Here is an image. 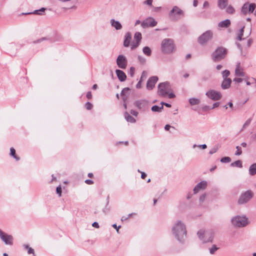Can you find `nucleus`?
Listing matches in <instances>:
<instances>
[{"mask_svg":"<svg viewBox=\"0 0 256 256\" xmlns=\"http://www.w3.org/2000/svg\"><path fill=\"white\" fill-rule=\"evenodd\" d=\"M0 237L2 240L7 244H12V237L10 235H8L3 232L0 230Z\"/></svg>","mask_w":256,"mask_h":256,"instance_id":"f8f14e48","label":"nucleus"},{"mask_svg":"<svg viewBox=\"0 0 256 256\" xmlns=\"http://www.w3.org/2000/svg\"><path fill=\"white\" fill-rule=\"evenodd\" d=\"M62 188L60 186H58L56 188V192L58 194L59 196H60L62 195Z\"/></svg>","mask_w":256,"mask_h":256,"instance_id":"79ce46f5","label":"nucleus"},{"mask_svg":"<svg viewBox=\"0 0 256 256\" xmlns=\"http://www.w3.org/2000/svg\"><path fill=\"white\" fill-rule=\"evenodd\" d=\"M232 224L236 226H244L248 224V220L246 217L236 216L232 220Z\"/></svg>","mask_w":256,"mask_h":256,"instance_id":"6e6552de","label":"nucleus"},{"mask_svg":"<svg viewBox=\"0 0 256 256\" xmlns=\"http://www.w3.org/2000/svg\"><path fill=\"white\" fill-rule=\"evenodd\" d=\"M158 78L156 76H152L148 79L146 87L149 90H152L154 86L156 83L157 82Z\"/></svg>","mask_w":256,"mask_h":256,"instance_id":"2eb2a0df","label":"nucleus"},{"mask_svg":"<svg viewBox=\"0 0 256 256\" xmlns=\"http://www.w3.org/2000/svg\"><path fill=\"white\" fill-rule=\"evenodd\" d=\"M170 86L168 82H163L158 85V94L161 96H164L168 95L169 98H174L175 96L173 93L170 92Z\"/></svg>","mask_w":256,"mask_h":256,"instance_id":"f257e3e1","label":"nucleus"},{"mask_svg":"<svg viewBox=\"0 0 256 256\" xmlns=\"http://www.w3.org/2000/svg\"><path fill=\"white\" fill-rule=\"evenodd\" d=\"M226 12L228 14H232L234 12V9L232 6H228L226 10Z\"/></svg>","mask_w":256,"mask_h":256,"instance_id":"72a5a7b5","label":"nucleus"},{"mask_svg":"<svg viewBox=\"0 0 256 256\" xmlns=\"http://www.w3.org/2000/svg\"><path fill=\"white\" fill-rule=\"evenodd\" d=\"M244 27H243L242 28H241L240 31V33L238 34L237 38L239 40H240L242 39V36H243V33H244Z\"/></svg>","mask_w":256,"mask_h":256,"instance_id":"c9c22d12","label":"nucleus"},{"mask_svg":"<svg viewBox=\"0 0 256 256\" xmlns=\"http://www.w3.org/2000/svg\"><path fill=\"white\" fill-rule=\"evenodd\" d=\"M134 38L136 42H132L131 44L132 50H134V49L136 48L138 46L140 42L142 39L141 34L139 32H136L134 34Z\"/></svg>","mask_w":256,"mask_h":256,"instance_id":"ddd939ff","label":"nucleus"},{"mask_svg":"<svg viewBox=\"0 0 256 256\" xmlns=\"http://www.w3.org/2000/svg\"><path fill=\"white\" fill-rule=\"evenodd\" d=\"M98 88V86L97 84H94L93 86H92V89L94 90H96Z\"/></svg>","mask_w":256,"mask_h":256,"instance_id":"338daca9","label":"nucleus"},{"mask_svg":"<svg viewBox=\"0 0 256 256\" xmlns=\"http://www.w3.org/2000/svg\"><path fill=\"white\" fill-rule=\"evenodd\" d=\"M236 148L237 150H236V152L235 153V154L237 155V156L240 155L242 154V150L240 146H237L236 147Z\"/></svg>","mask_w":256,"mask_h":256,"instance_id":"ea45409f","label":"nucleus"},{"mask_svg":"<svg viewBox=\"0 0 256 256\" xmlns=\"http://www.w3.org/2000/svg\"><path fill=\"white\" fill-rule=\"evenodd\" d=\"M228 0H218V6L221 9L225 8L227 6Z\"/></svg>","mask_w":256,"mask_h":256,"instance_id":"393cba45","label":"nucleus"},{"mask_svg":"<svg viewBox=\"0 0 256 256\" xmlns=\"http://www.w3.org/2000/svg\"><path fill=\"white\" fill-rule=\"evenodd\" d=\"M250 174L252 176L256 174V163L252 164L250 166L249 169Z\"/></svg>","mask_w":256,"mask_h":256,"instance_id":"cd10ccee","label":"nucleus"},{"mask_svg":"<svg viewBox=\"0 0 256 256\" xmlns=\"http://www.w3.org/2000/svg\"><path fill=\"white\" fill-rule=\"evenodd\" d=\"M242 80L241 78H234V81L236 82L240 83L242 82Z\"/></svg>","mask_w":256,"mask_h":256,"instance_id":"de8ad7c7","label":"nucleus"},{"mask_svg":"<svg viewBox=\"0 0 256 256\" xmlns=\"http://www.w3.org/2000/svg\"><path fill=\"white\" fill-rule=\"evenodd\" d=\"M256 8L254 4L246 3L244 4L242 8V12L244 14L252 13Z\"/></svg>","mask_w":256,"mask_h":256,"instance_id":"9d476101","label":"nucleus"},{"mask_svg":"<svg viewBox=\"0 0 256 256\" xmlns=\"http://www.w3.org/2000/svg\"><path fill=\"white\" fill-rule=\"evenodd\" d=\"M241 146H242L243 147H246V142H242V143Z\"/></svg>","mask_w":256,"mask_h":256,"instance_id":"774afa93","label":"nucleus"},{"mask_svg":"<svg viewBox=\"0 0 256 256\" xmlns=\"http://www.w3.org/2000/svg\"><path fill=\"white\" fill-rule=\"evenodd\" d=\"M235 74L238 76H244V72L243 68L240 66V63H238L236 65V68L235 70Z\"/></svg>","mask_w":256,"mask_h":256,"instance_id":"a211bd4d","label":"nucleus"},{"mask_svg":"<svg viewBox=\"0 0 256 256\" xmlns=\"http://www.w3.org/2000/svg\"><path fill=\"white\" fill-rule=\"evenodd\" d=\"M218 250V248L216 247L215 245H214L212 248L210 249V252L212 254H213L215 251Z\"/></svg>","mask_w":256,"mask_h":256,"instance_id":"a19ab883","label":"nucleus"},{"mask_svg":"<svg viewBox=\"0 0 256 256\" xmlns=\"http://www.w3.org/2000/svg\"><path fill=\"white\" fill-rule=\"evenodd\" d=\"M162 106H163V104H164L166 106L168 107V108H170L171 106L170 104H167V103L162 102Z\"/></svg>","mask_w":256,"mask_h":256,"instance_id":"052dcab7","label":"nucleus"},{"mask_svg":"<svg viewBox=\"0 0 256 256\" xmlns=\"http://www.w3.org/2000/svg\"><path fill=\"white\" fill-rule=\"evenodd\" d=\"M222 68V66L218 64L216 66V69L217 70H220Z\"/></svg>","mask_w":256,"mask_h":256,"instance_id":"680f3d73","label":"nucleus"},{"mask_svg":"<svg viewBox=\"0 0 256 256\" xmlns=\"http://www.w3.org/2000/svg\"><path fill=\"white\" fill-rule=\"evenodd\" d=\"M189 101L192 105L198 104L200 102L199 100L194 98H190Z\"/></svg>","mask_w":256,"mask_h":256,"instance_id":"2f4dec72","label":"nucleus"},{"mask_svg":"<svg viewBox=\"0 0 256 256\" xmlns=\"http://www.w3.org/2000/svg\"><path fill=\"white\" fill-rule=\"evenodd\" d=\"M170 125H168V124H167V125H166V126H165L164 128H165V130H170Z\"/></svg>","mask_w":256,"mask_h":256,"instance_id":"6e6d98bb","label":"nucleus"},{"mask_svg":"<svg viewBox=\"0 0 256 256\" xmlns=\"http://www.w3.org/2000/svg\"><path fill=\"white\" fill-rule=\"evenodd\" d=\"M112 26L114 27L116 30H120L122 28V25L119 22L114 20H111Z\"/></svg>","mask_w":256,"mask_h":256,"instance_id":"b1692460","label":"nucleus"},{"mask_svg":"<svg viewBox=\"0 0 256 256\" xmlns=\"http://www.w3.org/2000/svg\"><path fill=\"white\" fill-rule=\"evenodd\" d=\"M219 105H220V103L219 102H215L213 104V106H212V108H217V107H218L219 106Z\"/></svg>","mask_w":256,"mask_h":256,"instance_id":"8fccbe9b","label":"nucleus"},{"mask_svg":"<svg viewBox=\"0 0 256 256\" xmlns=\"http://www.w3.org/2000/svg\"><path fill=\"white\" fill-rule=\"evenodd\" d=\"M157 22L152 18H149L146 19L142 23V26L144 28L149 26H156Z\"/></svg>","mask_w":256,"mask_h":256,"instance_id":"4468645a","label":"nucleus"},{"mask_svg":"<svg viewBox=\"0 0 256 256\" xmlns=\"http://www.w3.org/2000/svg\"><path fill=\"white\" fill-rule=\"evenodd\" d=\"M86 98L88 99V100H90L92 98V93L90 92H87L86 94Z\"/></svg>","mask_w":256,"mask_h":256,"instance_id":"37998d69","label":"nucleus"},{"mask_svg":"<svg viewBox=\"0 0 256 256\" xmlns=\"http://www.w3.org/2000/svg\"><path fill=\"white\" fill-rule=\"evenodd\" d=\"M231 161V159L230 157L226 156L221 158L220 162H230Z\"/></svg>","mask_w":256,"mask_h":256,"instance_id":"e433bc0d","label":"nucleus"},{"mask_svg":"<svg viewBox=\"0 0 256 256\" xmlns=\"http://www.w3.org/2000/svg\"><path fill=\"white\" fill-rule=\"evenodd\" d=\"M174 44L173 40L166 38L162 41V50L165 54L172 53L174 50Z\"/></svg>","mask_w":256,"mask_h":256,"instance_id":"7ed1b4c3","label":"nucleus"},{"mask_svg":"<svg viewBox=\"0 0 256 256\" xmlns=\"http://www.w3.org/2000/svg\"><path fill=\"white\" fill-rule=\"evenodd\" d=\"M208 6V2H205L204 4V7L206 8Z\"/></svg>","mask_w":256,"mask_h":256,"instance_id":"13d9d810","label":"nucleus"},{"mask_svg":"<svg viewBox=\"0 0 256 256\" xmlns=\"http://www.w3.org/2000/svg\"><path fill=\"white\" fill-rule=\"evenodd\" d=\"M207 182L205 181H202L198 183L194 189V192L195 194L198 193L200 190H204L206 188Z\"/></svg>","mask_w":256,"mask_h":256,"instance_id":"dca6fc26","label":"nucleus"},{"mask_svg":"<svg viewBox=\"0 0 256 256\" xmlns=\"http://www.w3.org/2000/svg\"><path fill=\"white\" fill-rule=\"evenodd\" d=\"M24 247L26 250H28V254H34V250L33 248H32L30 247L28 245L24 244Z\"/></svg>","mask_w":256,"mask_h":256,"instance_id":"7c9ffc66","label":"nucleus"},{"mask_svg":"<svg viewBox=\"0 0 256 256\" xmlns=\"http://www.w3.org/2000/svg\"><path fill=\"white\" fill-rule=\"evenodd\" d=\"M146 78V73L145 72H143L142 73V76H141V78H140V80L141 81H142L144 78Z\"/></svg>","mask_w":256,"mask_h":256,"instance_id":"c03bdc74","label":"nucleus"},{"mask_svg":"<svg viewBox=\"0 0 256 256\" xmlns=\"http://www.w3.org/2000/svg\"><path fill=\"white\" fill-rule=\"evenodd\" d=\"M170 14L174 16H182L184 12L179 8L177 6H174L172 10H171Z\"/></svg>","mask_w":256,"mask_h":256,"instance_id":"f3484780","label":"nucleus"},{"mask_svg":"<svg viewBox=\"0 0 256 256\" xmlns=\"http://www.w3.org/2000/svg\"><path fill=\"white\" fill-rule=\"evenodd\" d=\"M230 24V22L229 20H226L218 24V26L222 28H228Z\"/></svg>","mask_w":256,"mask_h":256,"instance_id":"5701e85b","label":"nucleus"},{"mask_svg":"<svg viewBox=\"0 0 256 256\" xmlns=\"http://www.w3.org/2000/svg\"><path fill=\"white\" fill-rule=\"evenodd\" d=\"M112 226H113L114 228H116V230L117 232H118V230H119V228H120V226H119L117 227V226H116V224H114L112 225Z\"/></svg>","mask_w":256,"mask_h":256,"instance_id":"3c124183","label":"nucleus"},{"mask_svg":"<svg viewBox=\"0 0 256 256\" xmlns=\"http://www.w3.org/2000/svg\"><path fill=\"white\" fill-rule=\"evenodd\" d=\"M231 165L232 166H238L240 168L242 167V163L241 161L239 160H236V161L232 163Z\"/></svg>","mask_w":256,"mask_h":256,"instance_id":"f704fd0d","label":"nucleus"},{"mask_svg":"<svg viewBox=\"0 0 256 256\" xmlns=\"http://www.w3.org/2000/svg\"><path fill=\"white\" fill-rule=\"evenodd\" d=\"M146 176V174L144 172H142L141 178L142 179H144Z\"/></svg>","mask_w":256,"mask_h":256,"instance_id":"864d4df0","label":"nucleus"},{"mask_svg":"<svg viewBox=\"0 0 256 256\" xmlns=\"http://www.w3.org/2000/svg\"><path fill=\"white\" fill-rule=\"evenodd\" d=\"M205 198H206V196H205V195H202V196L200 198V200L203 201V200H204Z\"/></svg>","mask_w":256,"mask_h":256,"instance_id":"e2e57ef3","label":"nucleus"},{"mask_svg":"<svg viewBox=\"0 0 256 256\" xmlns=\"http://www.w3.org/2000/svg\"><path fill=\"white\" fill-rule=\"evenodd\" d=\"M93 107V106L92 104L90 102H87L86 104H85V108H86V110H90L92 109Z\"/></svg>","mask_w":256,"mask_h":256,"instance_id":"4c0bfd02","label":"nucleus"},{"mask_svg":"<svg viewBox=\"0 0 256 256\" xmlns=\"http://www.w3.org/2000/svg\"><path fill=\"white\" fill-rule=\"evenodd\" d=\"M198 0H194V4H193L194 6H196L197 5H198Z\"/></svg>","mask_w":256,"mask_h":256,"instance_id":"bf43d9fd","label":"nucleus"},{"mask_svg":"<svg viewBox=\"0 0 256 256\" xmlns=\"http://www.w3.org/2000/svg\"><path fill=\"white\" fill-rule=\"evenodd\" d=\"M214 232L212 230H201L198 232L199 238L204 242H212L214 238Z\"/></svg>","mask_w":256,"mask_h":256,"instance_id":"20e7f679","label":"nucleus"},{"mask_svg":"<svg viewBox=\"0 0 256 256\" xmlns=\"http://www.w3.org/2000/svg\"><path fill=\"white\" fill-rule=\"evenodd\" d=\"M46 9L44 8H42L39 10H36L33 12H27V13H22V14H34L38 15H42L43 14L42 12H44Z\"/></svg>","mask_w":256,"mask_h":256,"instance_id":"4be33fe9","label":"nucleus"},{"mask_svg":"<svg viewBox=\"0 0 256 256\" xmlns=\"http://www.w3.org/2000/svg\"><path fill=\"white\" fill-rule=\"evenodd\" d=\"M92 226L94 227V228H99V225L98 224V222H94L92 224Z\"/></svg>","mask_w":256,"mask_h":256,"instance_id":"09e8293b","label":"nucleus"},{"mask_svg":"<svg viewBox=\"0 0 256 256\" xmlns=\"http://www.w3.org/2000/svg\"><path fill=\"white\" fill-rule=\"evenodd\" d=\"M254 196V192L250 190H248L240 196L238 200V203L239 204H244L248 202Z\"/></svg>","mask_w":256,"mask_h":256,"instance_id":"0eeeda50","label":"nucleus"},{"mask_svg":"<svg viewBox=\"0 0 256 256\" xmlns=\"http://www.w3.org/2000/svg\"><path fill=\"white\" fill-rule=\"evenodd\" d=\"M152 1L153 0H146L144 2V3L145 4L151 6L152 4Z\"/></svg>","mask_w":256,"mask_h":256,"instance_id":"a18cd8bd","label":"nucleus"},{"mask_svg":"<svg viewBox=\"0 0 256 256\" xmlns=\"http://www.w3.org/2000/svg\"><path fill=\"white\" fill-rule=\"evenodd\" d=\"M130 90L129 88H124L122 92V94H124L126 92H128Z\"/></svg>","mask_w":256,"mask_h":256,"instance_id":"603ef678","label":"nucleus"},{"mask_svg":"<svg viewBox=\"0 0 256 256\" xmlns=\"http://www.w3.org/2000/svg\"><path fill=\"white\" fill-rule=\"evenodd\" d=\"M212 32L210 30H208L198 37V41L200 44H204L212 39Z\"/></svg>","mask_w":256,"mask_h":256,"instance_id":"423d86ee","label":"nucleus"},{"mask_svg":"<svg viewBox=\"0 0 256 256\" xmlns=\"http://www.w3.org/2000/svg\"><path fill=\"white\" fill-rule=\"evenodd\" d=\"M206 96L214 100H218L222 98V94L220 92L210 90L206 92Z\"/></svg>","mask_w":256,"mask_h":256,"instance_id":"1a4fd4ad","label":"nucleus"},{"mask_svg":"<svg viewBox=\"0 0 256 256\" xmlns=\"http://www.w3.org/2000/svg\"><path fill=\"white\" fill-rule=\"evenodd\" d=\"M256 82V80L255 78H252L250 80L251 84H253V83L255 82Z\"/></svg>","mask_w":256,"mask_h":256,"instance_id":"0e129e2a","label":"nucleus"},{"mask_svg":"<svg viewBox=\"0 0 256 256\" xmlns=\"http://www.w3.org/2000/svg\"><path fill=\"white\" fill-rule=\"evenodd\" d=\"M228 106H229L230 108H232V107H233V104H232V102H228Z\"/></svg>","mask_w":256,"mask_h":256,"instance_id":"69168bd1","label":"nucleus"},{"mask_svg":"<svg viewBox=\"0 0 256 256\" xmlns=\"http://www.w3.org/2000/svg\"><path fill=\"white\" fill-rule=\"evenodd\" d=\"M227 54L226 50L223 47H218L212 55L214 62H216L224 58Z\"/></svg>","mask_w":256,"mask_h":256,"instance_id":"39448f33","label":"nucleus"},{"mask_svg":"<svg viewBox=\"0 0 256 256\" xmlns=\"http://www.w3.org/2000/svg\"><path fill=\"white\" fill-rule=\"evenodd\" d=\"M163 108V106L162 105L160 107L158 106H154L152 108V110L153 112H160Z\"/></svg>","mask_w":256,"mask_h":256,"instance_id":"473e14b6","label":"nucleus"},{"mask_svg":"<svg viewBox=\"0 0 256 256\" xmlns=\"http://www.w3.org/2000/svg\"><path fill=\"white\" fill-rule=\"evenodd\" d=\"M124 116L128 122L134 123L136 122L135 119L128 112L125 113Z\"/></svg>","mask_w":256,"mask_h":256,"instance_id":"bb28decb","label":"nucleus"},{"mask_svg":"<svg viewBox=\"0 0 256 256\" xmlns=\"http://www.w3.org/2000/svg\"><path fill=\"white\" fill-rule=\"evenodd\" d=\"M199 147L202 148H203V149H205L206 148L207 146H206V144H204L199 146Z\"/></svg>","mask_w":256,"mask_h":256,"instance_id":"5fc2aeb1","label":"nucleus"},{"mask_svg":"<svg viewBox=\"0 0 256 256\" xmlns=\"http://www.w3.org/2000/svg\"><path fill=\"white\" fill-rule=\"evenodd\" d=\"M85 182L88 184H94V182L90 180H86Z\"/></svg>","mask_w":256,"mask_h":256,"instance_id":"49530a36","label":"nucleus"},{"mask_svg":"<svg viewBox=\"0 0 256 256\" xmlns=\"http://www.w3.org/2000/svg\"><path fill=\"white\" fill-rule=\"evenodd\" d=\"M173 232L177 237L178 240H180L186 235V230L184 225L180 222H178L173 228Z\"/></svg>","mask_w":256,"mask_h":256,"instance_id":"f03ea898","label":"nucleus"},{"mask_svg":"<svg viewBox=\"0 0 256 256\" xmlns=\"http://www.w3.org/2000/svg\"><path fill=\"white\" fill-rule=\"evenodd\" d=\"M116 64L119 68L124 69L127 66V60L123 55H120L117 60Z\"/></svg>","mask_w":256,"mask_h":256,"instance_id":"9b49d317","label":"nucleus"},{"mask_svg":"<svg viewBox=\"0 0 256 256\" xmlns=\"http://www.w3.org/2000/svg\"><path fill=\"white\" fill-rule=\"evenodd\" d=\"M142 81H141L140 80L139 81V82H138V84H136V87L137 88H140V84L142 82Z\"/></svg>","mask_w":256,"mask_h":256,"instance_id":"4d7b16f0","label":"nucleus"},{"mask_svg":"<svg viewBox=\"0 0 256 256\" xmlns=\"http://www.w3.org/2000/svg\"><path fill=\"white\" fill-rule=\"evenodd\" d=\"M143 52L148 56L151 54V50L148 46H145L143 48Z\"/></svg>","mask_w":256,"mask_h":256,"instance_id":"c756f323","label":"nucleus"},{"mask_svg":"<svg viewBox=\"0 0 256 256\" xmlns=\"http://www.w3.org/2000/svg\"><path fill=\"white\" fill-rule=\"evenodd\" d=\"M230 74V72L228 70H225L222 72V76L224 78H227Z\"/></svg>","mask_w":256,"mask_h":256,"instance_id":"58836bf2","label":"nucleus"},{"mask_svg":"<svg viewBox=\"0 0 256 256\" xmlns=\"http://www.w3.org/2000/svg\"><path fill=\"white\" fill-rule=\"evenodd\" d=\"M135 106L139 108H142L144 107L146 104V102L144 100H138L135 102Z\"/></svg>","mask_w":256,"mask_h":256,"instance_id":"a878e982","label":"nucleus"},{"mask_svg":"<svg viewBox=\"0 0 256 256\" xmlns=\"http://www.w3.org/2000/svg\"><path fill=\"white\" fill-rule=\"evenodd\" d=\"M116 72L118 79L121 82L124 81L126 80V76L124 72L120 70H116Z\"/></svg>","mask_w":256,"mask_h":256,"instance_id":"6ab92c4d","label":"nucleus"},{"mask_svg":"<svg viewBox=\"0 0 256 256\" xmlns=\"http://www.w3.org/2000/svg\"><path fill=\"white\" fill-rule=\"evenodd\" d=\"M132 36L130 33L128 32L125 36V40L124 42V46L125 47H128L131 40Z\"/></svg>","mask_w":256,"mask_h":256,"instance_id":"412c9836","label":"nucleus"},{"mask_svg":"<svg viewBox=\"0 0 256 256\" xmlns=\"http://www.w3.org/2000/svg\"><path fill=\"white\" fill-rule=\"evenodd\" d=\"M10 154L16 160H20V158L16 155V150L14 148H11L10 149Z\"/></svg>","mask_w":256,"mask_h":256,"instance_id":"c85d7f7f","label":"nucleus"},{"mask_svg":"<svg viewBox=\"0 0 256 256\" xmlns=\"http://www.w3.org/2000/svg\"><path fill=\"white\" fill-rule=\"evenodd\" d=\"M232 80L230 78H224L222 84V88L223 89L228 88L231 84Z\"/></svg>","mask_w":256,"mask_h":256,"instance_id":"aec40b11","label":"nucleus"}]
</instances>
